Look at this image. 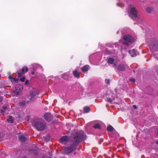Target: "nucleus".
I'll return each instance as SVG.
<instances>
[{"label": "nucleus", "instance_id": "f257e3e1", "mask_svg": "<svg viewBox=\"0 0 158 158\" xmlns=\"http://www.w3.org/2000/svg\"><path fill=\"white\" fill-rule=\"evenodd\" d=\"M85 136L83 131H81V132L78 133L74 138V141L76 143L73 145H71L69 147L65 148L64 149V152L66 153L71 152L76 148L75 144L76 143L84 140L85 138Z\"/></svg>", "mask_w": 158, "mask_h": 158}, {"label": "nucleus", "instance_id": "f03ea898", "mask_svg": "<svg viewBox=\"0 0 158 158\" xmlns=\"http://www.w3.org/2000/svg\"><path fill=\"white\" fill-rule=\"evenodd\" d=\"M37 93L36 92H32L30 93V94L27 97V98L28 99V100L27 101V102L25 101H23L20 102L19 103V105L21 106H23L26 105L27 103H28L30 102H31L34 100L35 97L37 94Z\"/></svg>", "mask_w": 158, "mask_h": 158}, {"label": "nucleus", "instance_id": "7ed1b4c3", "mask_svg": "<svg viewBox=\"0 0 158 158\" xmlns=\"http://www.w3.org/2000/svg\"><path fill=\"white\" fill-rule=\"evenodd\" d=\"M149 48L152 52L158 50V44L155 39H153L151 40Z\"/></svg>", "mask_w": 158, "mask_h": 158}, {"label": "nucleus", "instance_id": "20e7f679", "mask_svg": "<svg viewBox=\"0 0 158 158\" xmlns=\"http://www.w3.org/2000/svg\"><path fill=\"white\" fill-rule=\"evenodd\" d=\"M131 9L129 15L131 18L137 16V11L135 8L133 6H131Z\"/></svg>", "mask_w": 158, "mask_h": 158}, {"label": "nucleus", "instance_id": "39448f33", "mask_svg": "<svg viewBox=\"0 0 158 158\" xmlns=\"http://www.w3.org/2000/svg\"><path fill=\"white\" fill-rule=\"evenodd\" d=\"M35 126L38 130H43L44 129L45 126L44 123L40 122H36L35 123Z\"/></svg>", "mask_w": 158, "mask_h": 158}, {"label": "nucleus", "instance_id": "423d86ee", "mask_svg": "<svg viewBox=\"0 0 158 158\" xmlns=\"http://www.w3.org/2000/svg\"><path fill=\"white\" fill-rule=\"evenodd\" d=\"M15 88V93L18 95L19 93L22 91L23 89V86L22 85H16Z\"/></svg>", "mask_w": 158, "mask_h": 158}, {"label": "nucleus", "instance_id": "0eeeda50", "mask_svg": "<svg viewBox=\"0 0 158 158\" xmlns=\"http://www.w3.org/2000/svg\"><path fill=\"white\" fill-rule=\"evenodd\" d=\"M123 39L131 43L133 42L134 40V39L130 35H127L124 36Z\"/></svg>", "mask_w": 158, "mask_h": 158}, {"label": "nucleus", "instance_id": "6e6552de", "mask_svg": "<svg viewBox=\"0 0 158 158\" xmlns=\"http://www.w3.org/2000/svg\"><path fill=\"white\" fill-rule=\"evenodd\" d=\"M44 118L47 121H49L51 120L52 116L50 113H46L44 114Z\"/></svg>", "mask_w": 158, "mask_h": 158}, {"label": "nucleus", "instance_id": "1a4fd4ad", "mask_svg": "<svg viewBox=\"0 0 158 158\" xmlns=\"http://www.w3.org/2000/svg\"><path fill=\"white\" fill-rule=\"evenodd\" d=\"M114 60L113 58H110L108 59V63L109 64H112L114 63V65L113 66V67L114 68H116V67L117 66V64L115 63L114 62Z\"/></svg>", "mask_w": 158, "mask_h": 158}, {"label": "nucleus", "instance_id": "9d476101", "mask_svg": "<svg viewBox=\"0 0 158 158\" xmlns=\"http://www.w3.org/2000/svg\"><path fill=\"white\" fill-rule=\"evenodd\" d=\"M69 139V138L67 136H64L61 138L60 139V142L63 143H64Z\"/></svg>", "mask_w": 158, "mask_h": 158}, {"label": "nucleus", "instance_id": "9b49d317", "mask_svg": "<svg viewBox=\"0 0 158 158\" xmlns=\"http://www.w3.org/2000/svg\"><path fill=\"white\" fill-rule=\"evenodd\" d=\"M118 69L120 71H123L125 70V68L123 65L120 64L118 66Z\"/></svg>", "mask_w": 158, "mask_h": 158}, {"label": "nucleus", "instance_id": "f8f14e48", "mask_svg": "<svg viewBox=\"0 0 158 158\" xmlns=\"http://www.w3.org/2000/svg\"><path fill=\"white\" fill-rule=\"evenodd\" d=\"M74 76L76 77L79 78V74L78 73L77 71L75 70L73 72Z\"/></svg>", "mask_w": 158, "mask_h": 158}, {"label": "nucleus", "instance_id": "ddd939ff", "mask_svg": "<svg viewBox=\"0 0 158 158\" xmlns=\"http://www.w3.org/2000/svg\"><path fill=\"white\" fill-rule=\"evenodd\" d=\"M19 139L21 141H25L26 140L25 137L23 135L20 136L19 137Z\"/></svg>", "mask_w": 158, "mask_h": 158}, {"label": "nucleus", "instance_id": "4468645a", "mask_svg": "<svg viewBox=\"0 0 158 158\" xmlns=\"http://www.w3.org/2000/svg\"><path fill=\"white\" fill-rule=\"evenodd\" d=\"M81 69L83 72L87 71L88 70V66L87 65H85Z\"/></svg>", "mask_w": 158, "mask_h": 158}, {"label": "nucleus", "instance_id": "2eb2a0df", "mask_svg": "<svg viewBox=\"0 0 158 158\" xmlns=\"http://www.w3.org/2000/svg\"><path fill=\"white\" fill-rule=\"evenodd\" d=\"M83 110L84 113H86L88 112L89 111V107L86 106L84 108Z\"/></svg>", "mask_w": 158, "mask_h": 158}, {"label": "nucleus", "instance_id": "dca6fc26", "mask_svg": "<svg viewBox=\"0 0 158 158\" xmlns=\"http://www.w3.org/2000/svg\"><path fill=\"white\" fill-rule=\"evenodd\" d=\"M13 121V119L12 117L11 116H9L8 118L7 119V121L8 122H10L11 123H12Z\"/></svg>", "mask_w": 158, "mask_h": 158}, {"label": "nucleus", "instance_id": "f3484780", "mask_svg": "<svg viewBox=\"0 0 158 158\" xmlns=\"http://www.w3.org/2000/svg\"><path fill=\"white\" fill-rule=\"evenodd\" d=\"M114 129L113 127L111 125L109 126L107 128V130L110 131H112Z\"/></svg>", "mask_w": 158, "mask_h": 158}, {"label": "nucleus", "instance_id": "a211bd4d", "mask_svg": "<svg viewBox=\"0 0 158 158\" xmlns=\"http://www.w3.org/2000/svg\"><path fill=\"white\" fill-rule=\"evenodd\" d=\"M94 127L95 129H98L100 128V126L99 124H96L94 125Z\"/></svg>", "mask_w": 158, "mask_h": 158}, {"label": "nucleus", "instance_id": "6ab92c4d", "mask_svg": "<svg viewBox=\"0 0 158 158\" xmlns=\"http://www.w3.org/2000/svg\"><path fill=\"white\" fill-rule=\"evenodd\" d=\"M24 69H25V72H27L28 71V68L27 67H24L21 69V71L22 73H23L24 72Z\"/></svg>", "mask_w": 158, "mask_h": 158}, {"label": "nucleus", "instance_id": "aec40b11", "mask_svg": "<svg viewBox=\"0 0 158 158\" xmlns=\"http://www.w3.org/2000/svg\"><path fill=\"white\" fill-rule=\"evenodd\" d=\"M7 109V107L6 106H4L3 107L2 109L1 110V112L2 113H4L5 110Z\"/></svg>", "mask_w": 158, "mask_h": 158}, {"label": "nucleus", "instance_id": "412c9836", "mask_svg": "<svg viewBox=\"0 0 158 158\" xmlns=\"http://www.w3.org/2000/svg\"><path fill=\"white\" fill-rule=\"evenodd\" d=\"M151 10L152 9L150 7H148L146 9L147 11L149 13H150Z\"/></svg>", "mask_w": 158, "mask_h": 158}, {"label": "nucleus", "instance_id": "4be33fe9", "mask_svg": "<svg viewBox=\"0 0 158 158\" xmlns=\"http://www.w3.org/2000/svg\"><path fill=\"white\" fill-rule=\"evenodd\" d=\"M11 81L12 82H13L14 81L15 82H17L18 81V80L16 78H12V80H11Z\"/></svg>", "mask_w": 158, "mask_h": 158}, {"label": "nucleus", "instance_id": "5701e85b", "mask_svg": "<svg viewBox=\"0 0 158 158\" xmlns=\"http://www.w3.org/2000/svg\"><path fill=\"white\" fill-rule=\"evenodd\" d=\"M50 140V138L49 136H48L45 138V140L46 142Z\"/></svg>", "mask_w": 158, "mask_h": 158}, {"label": "nucleus", "instance_id": "b1692460", "mask_svg": "<svg viewBox=\"0 0 158 158\" xmlns=\"http://www.w3.org/2000/svg\"><path fill=\"white\" fill-rule=\"evenodd\" d=\"M25 78L24 77H23L22 78H21L20 79V80L22 81H24L25 80Z\"/></svg>", "mask_w": 158, "mask_h": 158}, {"label": "nucleus", "instance_id": "393cba45", "mask_svg": "<svg viewBox=\"0 0 158 158\" xmlns=\"http://www.w3.org/2000/svg\"><path fill=\"white\" fill-rule=\"evenodd\" d=\"M105 81L107 84H109L110 82V80L108 79H106L105 80Z\"/></svg>", "mask_w": 158, "mask_h": 158}, {"label": "nucleus", "instance_id": "a878e982", "mask_svg": "<svg viewBox=\"0 0 158 158\" xmlns=\"http://www.w3.org/2000/svg\"><path fill=\"white\" fill-rule=\"evenodd\" d=\"M135 50L134 49L133 50V52L135 53V54L134 55H131V56L132 57H134L135 56H136V54H135Z\"/></svg>", "mask_w": 158, "mask_h": 158}, {"label": "nucleus", "instance_id": "bb28decb", "mask_svg": "<svg viewBox=\"0 0 158 158\" xmlns=\"http://www.w3.org/2000/svg\"><path fill=\"white\" fill-rule=\"evenodd\" d=\"M17 73L18 74V77H20V76H22V73H20L18 72Z\"/></svg>", "mask_w": 158, "mask_h": 158}, {"label": "nucleus", "instance_id": "cd10ccee", "mask_svg": "<svg viewBox=\"0 0 158 158\" xmlns=\"http://www.w3.org/2000/svg\"><path fill=\"white\" fill-rule=\"evenodd\" d=\"M130 81L134 82L135 81V80L134 78H131L130 79Z\"/></svg>", "mask_w": 158, "mask_h": 158}, {"label": "nucleus", "instance_id": "c85d7f7f", "mask_svg": "<svg viewBox=\"0 0 158 158\" xmlns=\"http://www.w3.org/2000/svg\"><path fill=\"white\" fill-rule=\"evenodd\" d=\"M107 100L108 102H111V100L110 98H107Z\"/></svg>", "mask_w": 158, "mask_h": 158}, {"label": "nucleus", "instance_id": "c756f323", "mask_svg": "<svg viewBox=\"0 0 158 158\" xmlns=\"http://www.w3.org/2000/svg\"><path fill=\"white\" fill-rule=\"evenodd\" d=\"M12 78H12L11 76H9V79H10L11 80H12Z\"/></svg>", "mask_w": 158, "mask_h": 158}, {"label": "nucleus", "instance_id": "7c9ffc66", "mask_svg": "<svg viewBox=\"0 0 158 158\" xmlns=\"http://www.w3.org/2000/svg\"><path fill=\"white\" fill-rule=\"evenodd\" d=\"M133 107L135 109H136L137 108L136 106L135 105H134Z\"/></svg>", "mask_w": 158, "mask_h": 158}, {"label": "nucleus", "instance_id": "2f4dec72", "mask_svg": "<svg viewBox=\"0 0 158 158\" xmlns=\"http://www.w3.org/2000/svg\"><path fill=\"white\" fill-rule=\"evenodd\" d=\"M27 83H28V82H27V81H26L25 82V83H26V84H27Z\"/></svg>", "mask_w": 158, "mask_h": 158}, {"label": "nucleus", "instance_id": "473e14b6", "mask_svg": "<svg viewBox=\"0 0 158 158\" xmlns=\"http://www.w3.org/2000/svg\"><path fill=\"white\" fill-rule=\"evenodd\" d=\"M110 53H111V52H109L108 53V54H110Z\"/></svg>", "mask_w": 158, "mask_h": 158}, {"label": "nucleus", "instance_id": "72a5a7b5", "mask_svg": "<svg viewBox=\"0 0 158 158\" xmlns=\"http://www.w3.org/2000/svg\"><path fill=\"white\" fill-rule=\"evenodd\" d=\"M27 117H28V118H30V116H28Z\"/></svg>", "mask_w": 158, "mask_h": 158}, {"label": "nucleus", "instance_id": "f704fd0d", "mask_svg": "<svg viewBox=\"0 0 158 158\" xmlns=\"http://www.w3.org/2000/svg\"><path fill=\"white\" fill-rule=\"evenodd\" d=\"M32 74H34V72H32Z\"/></svg>", "mask_w": 158, "mask_h": 158}, {"label": "nucleus", "instance_id": "c9c22d12", "mask_svg": "<svg viewBox=\"0 0 158 158\" xmlns=\"http://www.w3.org/2000/svg\"><path fill=\"white\" fill-rule=\"evenodd\" d=\"M156 143L158 144V141L156 142Z\"/></svg>", "mask_w": 158, "mask_h": 158}, {"label": "nucleus", "instance_id": "e433bc0d", "mask_svg": "<svg viewBox=\"0 0 158 158\" xmlns=\"http://www.w3.org/2000/svg\"><path fill=\"white\" fill-rule=\"evenodd\" d=\"M130 52H131V51H129V52L130 53H130Z\"/></svg>", "mask_w": 158, "mask_h": 158}]
</instances>
